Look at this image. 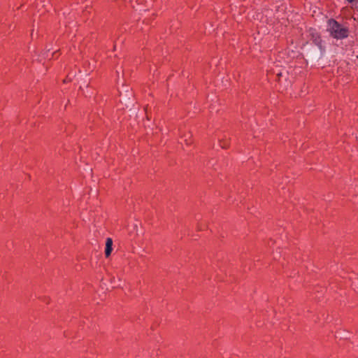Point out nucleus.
<instances>
[{"label": "nucleus", "mask_w": 358, "mask_h": 358, "mask_svg": "<svg viewBox=\"0 0 358 358\" xmlns=\"http://www.w3.org/2000/svg\"><path fill=\"white\" fill-rule=\"evenodd\" d=\"M327 30L334 38L338 39L348 36V29L334 20H329Z\"/></svg>", "instance_id": "f257e3e1"}, {"label": "nucleus", "mask_w": 358, "mask_h": 358, "mask_svg": "<svg viewBox=\"0 0 358 358\" xmlns=\"http://www.w3.org/2000/svg\"><path fill=\"white\" fill-rule=\"evenodd\" d=\"M312 38H313L315 44L317 46V48L320 52V55H322L324 50L322 45V41L320 39V37L317 35L315 36L314 34H313Z\"/></svg>", "instance_id": "f03ea898"}, {"label": "nucleus", "mask_w": 358, "mask_h": 358, "mask_svg": "<svg viewBox=\"0 0 358 358\" xmlns=\"http://www.w3.org/2000/svg\"><path fill=\"white\" fill-rule=\"evenodd\" d=\"M113 240L110 238H107L106 241L105 255L108 257L111 254L113 250Z\"/></svg>", "instance_id": "7ed1b4c3"}, {"label": "nucleus", "mask_w": 358, "mask_h": 358, "mask_svg": "<svg viewBox=\"0 0 358 358\" xmlns=\"http://www.w3.org/2000/svg\"><path fill=\"white\" fill-rule=\"evenodd\" d=\"M220 145L222 148H226L228 146V144L226 142L222 143L220 142Z\"/></svg>", "instance_id": "20e7f679"}, {"label": "nucleus", "mask_w": 358, "mask_h": 358, "mask_svg": "<svg viewBox=\"0 0 358 358\" xmlns=\"http://www.w3.org/2000/svg\"><path fill=\"white\" fill-rule=\"evenodd\" d=\"M277 76H282V72H278L277 73Z\"/></svg>", "instance_id": "39448f33"}, {"label": "nucleus", "mask_w": 358, "mask_h": 358, "mask_svg": "<svg viewBox=\"0 0 358 358\" xmlns=\"http://www.w3.org/2000/svg\"><path fill=\"white\" fill-rule=\"evenodd\" d=\"M350 3H353L355 1H358V0H348Z\"/></svg>", "instance_id": "423d86ee"}]
</instances>
